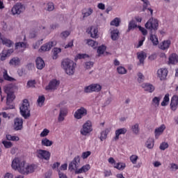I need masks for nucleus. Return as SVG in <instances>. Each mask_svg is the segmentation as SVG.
<instances>
[{
	"mask_svg": "<svg viewBox=\"0 0 178 178\" xmlns=\"http://www.w3.org/2000/svg\"><path fill=\"white\" fill-rule=\"evenodd\" d=\"M94 66V62L89 61L86 63V69H91Z\"/></svg>",
	"mask_w": 178,
	"mask_h": 178,
	"instance_id": "bf43d9fd",
	"label": "nucleus"
},
{
	"mask_svg": "<svg viewBox=\"0 0 178 178\" xmlns=\"http://www.w3.org/2000/svg\"><path fill=\"white\" fill-rule=\"evenodd\" d=\"M138 83H143L144 81V75L143 74V73L139 72L138 74Z\"/></svg>",
	"mask_w": 178,
	"mask_h": 178,
	"instance_id": "5fc2aeb1",
	"label": "nucleus"
},
{
	"mask_svg": "<svg viewBox=\"0 0 178 178\" xmlns=\"http://www.w3.org/2000/svg\"><path fill=\"white\" fill-rule=\"evenodd\" d=\"M114 168L118 170H124V168H126V163H118L115 165H114Z\"/></svg>",
	"mask_w": 178,
	"mask_h": 178,
	"instance_id": "7c9ffc66",
	"label": "nucleus"
},
{
	"mask_svg": "<svg viewBox=\"0 0 178 178\" xmlns=\"http://www.w3.org/2000/svg\"><path fill=\"white\" fill-rule=\"evenodd\" d=\"M104 177H109V176H112V171H111V170H104Z\"/></svg>",
	"mask_w": 178,
	"mask_h": 178,
	"instance_id": "052dcab7",
	"label": "nucleus"
},
{
	"mask_svg": "<svg viewBox=\"0 0 178 178\" xmlns=\"http://www.w3.org/2000/svg\"><path fill=\"white\" fill-rule=\"evenodd\" d=\"M172 170H178V165L176 163H171L170 164Z\"/></svg>",
	"mask_w": 178,
	"mask_h": 178,
	"instance_id": "338daca9",
	"label": "nucleus"
},
{
	"mask_svg": "<svg viewBox=\"0 0 178 178\" xmlns=\"http://www.w3.org/2000/svg\"><path fill=\"white\" fill-rule=\"evenodd\" d=\"M126 133H127L126 128L118 129L115 131V134H126Z\"/></svg>",
	"mask_w": 178,
	"mask_h": 178,
	"instance_id": "de8ad7c7",
	"label": "nucleus"
},
{
	"mask_svg": "<svg viewBox=\"0 0 178 178\" xmlns=\"http://www.w3.org/2000/svg\"><path fill=\"white\" fill-rule=\"evenodd\" d=\"M36 67L39 70H41L45 67V63L44 62V60L41 58V57H38L36 58Z\"/></svg>",
	"mask_w": 178,
	"mask_h": 178,
	"instance_id": "aec40b11",
	"label": "nucleus"
},
{
	"mask_svg": "<svg viewBox=\"0 0 178 178\" xmlns=\"http://www.w3.org/2000/svg\"><path fill=\"white\" fill-rule=\"evenodd\" d=\"M131 162L134 164L136 165L137 163V161L138 159V156L137 155H131L129 158Z\"/></svg>",
	"mask_w": 178,
	"mask_h": 178,
	"instance_id": "a18cd8bd",
	"label": "nucleus"
},
{
	"mask_svg": "<svg viewBox=\"0 0 178 178\" xmlns=\"http://www.w3.org/2000/svg\"><path fill=\"white\" fill-rule=\"evenodd\" d=\"M87 44L88 45H89V47H92V48H93L94 49H95V48L98 47V42L91 39L87 40Z\"/></svg>",
	"mask_w": 178,
	"mask_h": 178,
	"instance_id": "cd10ccee",
	"label": "nucleus"
},
{
	"mask_svg": "<svg viewBox=\"0 0 178 178\" xmlns=\"http://www.w3.org/2000/svg\"><path fill=\"white\" fill-rule=\"evenodd\" d=\"M54 9H55V6H54V3H48L47 10H49V12H51V10H54Z\"/></svg>",
	"mask_w": 178,
	"mask_h": 178,
	"instance_id": "4d7b16f0",
	"label": "nucleus"
},
{
	"mask_svg": "<svg viewBox=\"0 0 178 178\" xmlns=\"http://www.w3.org/2000/svg\"><path fill=\"white\" fill-rule=\"evenodd\" d=\"M106 49V47L104 45L99 46L97 48V54L98 55H103L104 52H105V50Z\"/></svg>",
	"mask_w": 178,
	"mask_h": 178,
	"instance_id": "c03bdc74",
	"label": "nucleus"
},
{
	"mask_svg": "<svg viewBox=\"0 0 178 178\" xmlns=\"http://www.w3.org/2000/svg\"><path fill=\"white\" fill-rule=\"evenodd\" d=\"M6 138L9 141H19V136H12L11 134H6Z\"/></svg>",
	"mask_w": 178,
	"mask_h": 178,
	"instance_id": "c9c22d12",
	"label": "nucleus"
},
{
	"mask_svg": "<svg viewBox=\"0 0 178 178\" xmlns=\"http://www.w3.org/2000/svg\"><path fill=\"white\" fill-rule=\"evenodd\" d=\"M69 35H70V31H63V32H62L61 33H60V37H61V38H63V39H65V38H67V37H69Z\"/></svg>",
	"mask_w": 178,
	"mask_h": 178,
	"instance_id": "8fccbe9b",
	"label": "nucleus"
},
{
	"mask_svg": "<svg viewBox=\"0 0 178 178\" xmlns=\"http://www.w3.org/2000/svg\"><path fill=\"white\" fill-rule=\"evenodd\" d=\"M169 93H167L163 97V100L161 102V106H166L169 104Z\"/></svg>",
	"mask_w": 178,
	"mask_h": 178,
	"instance_id": "c756f323",
	"label": "nucleus"
},
{
	"mask_svg": "<svg viewBox=\"0 0 178 178\" xmlns=\"http://www.w3.org/2000/svg\"><path fill=\"white\" fill-rule=\"evenodd\" d=\"M67 116V109L64 108H60V113L58 115V122H63L65 120V118Z\"/></svg>",
	"mask_w": 178,
	"mask_h": 178,
	"instance_id": "a211bd4d",
	"label": "nucleus"
},
{
	"mask_svg": "<svg viewBox=\"0 0 178 178\" xmlns=\"http://www.w3.org/2000/svg\"><path fill=\"white\" fill-rule=\"evenodd\" d=\"M178 63V55L176 53H172L168 58V65H176Z\"/></svg>",
	"mask_w": 178,
	"mask_h": 178,
	"instance_id": "f3484780",
	"label": "nucleus"
},
{
	"mask_svg": "<svg viewBox=\"0 0 178 178\" xmlns=\"http://www.w3.org/2000/svg\"><path fill=\"white\" fill-rule=\"evenodd\" d=\"M90 169H91V165H90V164H86L82 166V170H83V173L88 172Z\"/></svg>",
	"mask_w": 178,
	"mask_h": 178,
	"instance_id": "6e6d98bb",
	"label": "nucleus"
},
{
	"mask_svg": "<svg viewBox=\"0 0 178 178\" xmlns=\"http://www.w3.org/2000/svg\"><path fill=\"white\" fill-rule=\"evenodd\" d=\"M137 27V23L134 20H131L128 25V31H130L131 29H136Z\"/></svg>",
	"mask_w": 178,
	"mask_h": 178,
	"instance_id": "58836bf2",
	"label": "nucleus"
},
{
	"mask_svg": "<svg viewBox=\"0 0 178 178\" xmlns=\"http://www.w3.org/2000/svg\"><path fill=\"white\" fill-rule=\"evenodd\" d=\"M111 40H113V41H116V40L119 38V30L114 29L111 31Z\"/></svg>",
	"mask_w": 178,
	"mask_h": 178,
	"instance_id": "b1692460",
	"label": "nucleus"
},
{
	"mask_svg": "<svg viewBox=\"0 0 178 178\" xmlns=\"http://www.w3.org/2000/svg\"><path fill=\"white\" fill-rule=\"evenodd\" d=\"M76 64L69 58L64 59L61 63V66L64 69L65 73L69 76L74 74Z\"/></svg>",
	"mask_w": 178,
	"mask_h": 178,
	"instance_id": "20e7f679",
	"label": "nucleus"
},
{
	"mask_svg": "<svg viewBox=\"0 0 178 178\" xmlns=\"http://www.w3.org/2000/svg\"><path fill=\"white\" fill-rule=\"evenodd\" d=\"M86 58H89L88 54H79L75 57V59H86Z\"/></svg>",
	"mask_w": 178,
	"mask_h": 178,
	"instance_id": "3c124183",
	"label": "nucleus"
},
{
	"mask_svg": "<svg viewBox=\"0 0 178 178\" xmlns=\"http://www.w3.org/2000/svg\"><path fill=\"white\" fill-rule=\"evenodd\" d=\"M52 177V171L49 170L44 174V178H51Z\"/></svg>",
	"mask_w": 178,
	"mask_h": 178,
	"instance_id": "69168bd1",
	"label": "nucleus"
},
{
	"mask_svg": "<svg viewBox=\"0 0 178 178\" xmlns=\"http://www.w3.org/2000/svg\"><path fill=\"white\" fill-rule=\"evenodd\" d=\"M54 144V142L49 140V139L44 138L42 140V145L44 147H51Z\"/></svg>",
	"mask_w": 178,
	"mask_h": 178,
	"instance_id": "c85d7f7f",
	"label": "nucleus"
},
{
	"mask_svg": "<svg viewBox=\"0 0 178 178\" xmlns=\"http://www.w3.org/2000/svg\"><path fill=\"white\" fill-rule=\"evenodd\" d=\"M154 138H149L146 142V145L147 148H149V149L154 148Z\"/></svg>",
	"mask_w": 178,
	"mask_h": 178,
	"instance_id": "f704fd0d",
	"label": "nucleus"
},
{
	"mask_svg": "<svg viewBox=\"0 0 178 178\" xmlns=\"http://www.w3.org/2000/svg\"><path fill=\"white\" fill-rule=\"evenodd\" d=\"M131 130L134 134H138L140 131V125L138 124H135L131 127Z\"/></svg>",
	"mask_w": 178,
	"mask_h": 178,
	"instance_id": "e433bc0d",
	"label": "nucleus"
},
{
	"mask_svg": "<svg viewBox=\"0 0 178 178\" xmlns=\"http://www.w3.org/2000/svg\"><path fill=\"white\" fill-rule=\"evenodd\" d=\"M3 45H6V47H8L10 48L12 45H13V42L12 40L7 39V38H1Z\"/></svg>",
	"mask_w": 178,
	"mask_h": 178,
	"instance_id": "a878e982",
	"label": "nucleus"
},
{
	"mask_svg": "<svg viewBox=\"0 0 178 178\" xmlns=\"http://www.w3.org/2000/svg\"><path fill=\"white\" fill-rule=\"evenodd\" d=\"M88 33L90 34V37H92V38H97V37H98V29L94 26H91L90 28Z\"/></svg>",
	"mask_w": 178,
	"mask_h": 178,
	"instance_id": "5701e85b",
	"label": "nucleus"
},
{
	"mask_svg": "<svg viewBox=\"0 0 178 178\" xmlns=\"http://www.w3.org/2000/svg\"><path fill=\"white\" fill-rule=\"evenodd\" d=\"M26 10V7L24 5L20 2L15 3L12 9H11V13L13 16L16 15H22L23 12Z\"/></svg>",
	"mask_w": 178,
	"mask_h": 178,
	"instance_id": "423d86ee",
	"label": "nucleus"
},
{
	"mask_svg": "<svg viewBox=\"0 0 178 178\" xmlns=\"http://www.w3.org/2000/svg\"><path fill=\"white\" fill-rule=\"evenodd\" d=\"M90 155H91V152L90 151L83 152L82 153L81 158H83V159H87V158L90 156Z\"/></svg>",
	"mask_w": 178,
	"mask_h": 178,
	"instance_id": "864d4df0",
	"label": "nucleus"
},
{
	"mask_svg": "<svg viewBox=\"0 0 178 178\" xmlns=\"http://www.w3.org/2000/svg\"><path fill=\"white\" fill-rule=\"evenodd\" d=\"M165 129H166V126H165V124H161L159 127L155 129V134H158V133H163Z\"/></svg>",
	"mask_w": 178,
	"mask_h": 178,
	"instance_id": "a19ab883",
	"label": "nucleus"
},
{
	"mask_svg": "<svg viewBox=\"0 0 178 178\" xmlns=\"http://www.w3.org/2000/svg\"><path fill=\"white\" fill-rule=\"evenodd\" d=\"M93 10L91 8H89L87 11H83V17H88V16H91L92 15Z\"/></svg>",
	"mask_w": 178,
	"mask_h": 178,
	"instance_id": "37998d69",
	"label": "nucleus"
},
{
	"mask_svg": "<svg viewBox=\"0 0 178 178\" xmlns=\"http://www.w3.org/2000/svg\"><path fill=\"white\" fill-rule=\"evenodd\" d=\"M170 109H172L173 111H176L177 109L178 106V96L174 95L172 96L171 99V102L170 104Z\"/></svg>",
	"mask_w": 178,
	"mask_h": 178,
	"instance_id": "dca6fc26",
	"label": "nucleus"
},
{
	"mask_svg": "<svg viewBox=\"0 0 178 178\" xmlns=\"http://www.w3.org/2000/svg\"><path fill=\"white\" fill-rule=\"evenodd\" d=\"M136 55L140 63L142 65H144V60L147 59V53H145V51H142L138 52Z\"/></svg>",
	"mask_w": 178,
	"mask_h": 178,
	"instance_id": "6ab92c4d",
	"label": "nucleus"
},
{
	"mask_svg": "<svg viewBox=\"0 0 178 178\" xmlns=\"http://www.w3.org/2000/svg\"><path fill=\"white\" fill-rule=\"evenodd\" d=\"M159 102H161V97H155L154 98H153L152 104L156 108H158V106H159Z\"/></svg>",
	"mask_w": 178,
	"mask_h": 178,
	"instance_id": "4c0bfd02",
	"label": "nucleus"
},
{
	"mask_svg": "<svg viewBox=\"0 0 178 178\" xmlns=\"http://www.w3.org/2000/svg\"><path fill=\"white\" fill-rule=\"evenodd\" d=\"M34 86H35V81H29L27 82V87L30 88V87H34Z\"/></svg>",
	"mask_w": 178,
	"mask_h": 178,
	"instance_id": "e2e57ef3",
	"label": "nucleus"
},
{
	"mask_svg": "<svg viewBox=\"0 0 178 178\" xmlns=\"http://www.w3.org/2000/svg\"><path fill=\"white\" fill-rule=\"evenodd\" d=\"M145 26L148 30H151L149 40H150L153 45H158L159 44L158 36H156V30H158V27L159 26L158 19L150 18L145 24Z\"/></svg>",
	"mask_w": 178,
	"mask_h": 178,
	"instance_id": "f03ea898",
	"label": "nucleus"
},
{
	"mask_svg": "<svg viewBox=\"0 0 178 178\" xmlns=\"http://www.w3.org/2000/svg\"><path fill=\"white\" fill-rule=\"evenodd\" d=\"M87 115V109L84 107H81L74 113V116L75 119H81L83 116Z\"/></svg>",
	"mask_w": 178,
	"mask_h": 178,
	"instance_id": "4468645a",
	"label": "nucleus"
},
{
	"mask_svg": "<svg viewBox=\"0 0 178 178\" xmlns=\"http://www.w3.org/2000/svg\"><path fill=\"white\" fill-rule=\"evenodd\" d=\"M62 49L60 48H54L53 50V59H58V54H60Z\"/></svg>",
	"mask_w": 178,
	"mask_h": 178,
	"instance_id": "473e14b6",
	"label": "nucleus"
},
{
	"mask_svg": "<svg viewBox=\"0 0 178 178\" xmlns=\"http://www.w3.org/2000/svg\"><path fill=\"white\" fill-rule=\"evenodd\" d=\"M11 166L14 170H17L21 175H29L34 172V166L33 165L27 164L25 161L19 158L14 159L12 161Z\"/></svg>",
	"mask_w": 178,
	"mask_h": 178,
	"instance_id": "f257e3e1",
	"label": "nucleus"
},
{
	"mask_svg": "<svg viewBox=\"0 0 178 178\" xmlns=\"http://www.w3.org/2000/svg\"><path fill=\"white\" fill-rule=\"evenodd\" d=\"M59 84H60V82L59 81L56 79H53L49 83V85L45 87V90L47 91H49L51 90H56Z\"/></svg>",
	"mask_w": 178,
	"mask_h": 178,
	"instance_id": "ddd939ff",
	"label": "nucleus"
},
{
	"mask_svg": "<svg viewBox=\"0 0 178 178\" xmlns=\"http://www.w3.org/2000/svg\"><path fill=\"white\" fill-rule=\"evenodd\" d=\"M19 111L22 116L24 118V119L30 118V103H29V100L26 99L23 100V102L19 107Z\"/></svg>",
	"mask_w": 178,
	"mask_h": 178,
	"instance_id": "39448f33",
	"label": "nucleus"
},
{
	"mask_svg": "<svg viewBox=\"0 0 178 178\" xmlns=\"http://www.w3.org/2000/svg\"><path fill=\"white\" fill-rule=\"evenodd\" d=\"M44 102H45V97L44 95L39 96L38 99V104L39 106H42L44 105Z\"/></svg>",
	"mask_w": 178,
	"mask_h": 178,
	"instance_id": "ea45409f",
	"label": "nucleus"
},
{
	"mask_svg": "<svg viewBox=\"0 0 178 178\" xmlns=\"http://www.w3.org/2000/svg\"><path fill=\"white\" fill-rule=\"evenodd\" d=\"M14 129L15 130H22L23 129V119L17 118L14 120Z\"/></svg>",
	"mask_w": 178,
	"mask_h": 178,
	"instance_id": "2eb2a0df",
	"label": "nucleus"
},
{
	"mask_svg": "<svg viewBox=\"0 0 178 178\" xmlns=\"http://www.w3.org/2000/svg\"><path fill=\"white\" fill-rule=\"evenodd\" d=\"M38 158H40V159H45V161H49V159L51 158V152L47 150L39 149L38 151Z\"/></svg>",
	"mask_w": 178,
	"mask_h": 178,
	"instance_id": "f8f14e48",
	"label": "nucleus"
},
{
	"mask_svg": "<svg viewBox=\"0 0 178 178\" xmlns=\"http://www.w3.org/2000/svg\"><path fill=\"white\" fill-rule=\"evenodd\" d=\"M111 26L119 27V26H120V18L115 17L113 21L111 22Z\"/></svg>",
	"mask_w": 178,
	"mask_h": 178,
	"instance_id": "2f4dec72",
	"label": "nucleus"
},
{
	"mask_svg": "<svg viewBox=\"0 0 178 178\" xmlns=\"http://www.w3.org/2000/svg\"><path fill=\"white\" fill-rule=\"evenodd\" d=\"M107 138H108L107 134H100L98 136V138H99L100 141H104V140H106Z\"/></svg>",
	"mask_w": 178,
	"mask_h": 178,
	"instance_id": "680f3d73",
	"label": "nucleus"
},
{
	"mask_svg": "<svg viewBox=\"0 0 178 178\" xmlns=\"http://www.w3.org/2000/svg\"><path fill=\"white\" fill-rule=\"evenodd\" d=\"M117 72L119 74H126L127 73V70L124 67L120 66L117 68Z\"/></svg>",
	"mask_w": 178,
	"mask_h": 178,
	"instance_id": "79ce46f5",
	"label": "nucleus"
},
{
	"mask_svg": "<svg viewBox=\"0 0 178 178\" xmlns=\"http://www.w3.org/2000/svg\"><path fill=\"white\" fill-rule=\"evenodd\" d=\"M79 165H80V156H76L70 163L68 169L70 172H73V170H76V169L79 168Z\"/></svg>",
	"mask_w": 178,
	"mask_h": 178,
	"instance_id": "6e6552de",
	"label": "nucleus"
},
{
	"mask_svg": "<svg viewBox=\"0 0 178 178\" xmlns=\"http://www.w3.org/2000/svg\"><path fill=\"white\" fill-rule=\"evenodd\" d=\"M138 29H139L140 31H141V33L143 35H147V34H148V31H147V29H145V28L142 27V26H138Z\"/></svg>",
	"mask_w": 178,
	"mask_h": 178,
	"instance_id": "13d9d810",
	"label": "nucleus"
},
{
	"mask_svg": "<svg viewBox=\"0 0 178 178\" xmlns=\"http://www.w3.org/2000/svg\"><path fill=\"white\" fill-rule=\"evenodd\" d=\"M159 148L161 149V151H165L166 148H169V144H168L166 142H163L161 143Z\"/></svg>",
	"mask_w": 178,
	"mask_h": 178,
	"instance_id": "49530a36",
	"label": "nucleus"
},
{
	"mask_svg": "<svg viewBox=\"0 0 178 178\" xmlns=\"http://www.w3.org/2000/svg\"><path fill=\"white\" fill-rule=\"evenodd\" d=\"M2 144L4 145L5 148H12V146L13 144H12V142L3 140Z\"/></svg>",
	"mask_w": 178,
	"mask_h": 178,
	"instance_id": "09e8293b",
	"label": "nucleus"
},
{
	"mask_svg": "<svg viewBox=\"0 0 178 178\" xmlns=\"http://www.w3.org/2000/svg\"><path fill=\"white\" fill-rule=\"evenodd\" d=\"M58 177L59 178H67V176H66L65 174H64L63 172H62L60 171V170H58Z\"/></svg>",
	"mask_w": 178,
	"mask_h": 178,
	"instance_id": "0e129e2a",
	"label": "nucleus"
},
{
	"mask_svg": "<svg viewBox=\"0 0 178 178\" xmlns=\"http://www.w3.org/2000/svg\"><path fill=\"white\" fill-rule=\"evenodd\" d=\"M102 90V86L98 83H92L88 86L85 87L84 92L87 93L90 92H99Z\"/></svg>",
	"mask_w": 178,
	"mask_h": 178,
	"instance_id": "0eeeda50",
	"label": "nucleus"
},
{
	"mask_svg": "<svg viewBox=\"0 0 178 178\" xmlns=\"http://www.w3.org/2000/svg\"><path fill=\"white\" fill-rule=\"evenodd\" d=\"M8 56H9L6 53V50H3V51L1 54L0 59H1V60H6V58H8Z\"/></svg>",
	"mask_w": 178,
	"mask_h": 178,
	"instance_id": "603ef678",
	"label": "nucleus"
},
{
	"mask_svg": "<svg viewBox=\"0 0 178 178\" xmlns=\"http://www.w3.org/2000/svg\"><path fill=\"white\" fill-rule=\"evenodd\" d=\"M168 73L169 71H168V69L160 68L157 70V77L161 81H164V80H166Z\"/></svg>",
	"mask_w": 178,
	"mask_h": 178,
	"instance_id": "9d476101",
	"label": "nucleus"
},
{
	"mask_svg": "<svg viewBox=\"0 0 178 178\" xmlns=\"http://www.w3.org/2000/svg\"><path fill=\"white\" fill-rule=\"evenodd\" d=\"M170 44H172V42L170 40H164L160 44L159 48L160 49H162V51H165V49H169Z\"/></svg>",
	"mask_w": 178,
	"mask_h": 178,
	"instance_id": "412c9836",
	"label": "nucleus"
},
{
	"mask_svg": "<svg viewBox=\"0 0 178 178\" xmlns=\"http://www.w3.org/2000/svg\"><path fill=\"white\" fill-rule=\"evenodd\" d=\"M91 131H92V123L91 121L88 120L83 124L82 130L81 131V134H83V133L89 134V133H91Z\"/></svg>",
	"mask_w": 178,
	"mask_h": 178,
	"instance_id": "9b49d317",
	"label": "nucleus"
},
{
	"mask_svg": "<svg viewBox=\"0 0 178 178\" xmlns=\"http://www.w3.org/2000/svg\"><path fill=\"white\" fill-rule=\"evenodd\" d=\"M142 88H144L145 91H148V92H154L155 91V87L150 83H143Z\"/></svg>",
	"mask_w": 178,
	"mask_h": 178,
	"instance_id": "4be33fe9",
	"label": "nucleus"
},
{
	"mask_svg": "<svg viewBox=\"0 0 178 178\" xmlns=\"http://www.w3.org/2000/svg\"><path fill=\"white\" fill-rule=\"evenodd\" d=\"M56 45V41L53 40L51 42H49L46 44H44L42 46H41L39 51L40 52H47L48 51H51V48L55 47Z\"/></svg>",
	"mask_w": 178,
	"mask_h": 178,
	"instance_id": "1a4fd4ad",
	"label": "nucleus"
},
{
	"mask_svg": "<svg viewBox=\"0 0 178 178\" xmlns=\"http://www.w3.org/2000/svg\"><path fill=\"white\" fill-rule=\"evenodd\" d=\"M3 77L4 80H6L7 81H16V79L15 78L11 77L8 74V70H5L3 74Z\"/></svg>",
	"mask_w": 178,
	"mask_h": 178,
	"instance_id": "bb28decb",
	"label": "nucleus"
},
{
	"mask_svg": "<svg viewBox=\"0 0 178 178\" xmlns=\"http://www.w3.org/2000/svg\"><path fill=\"white\" fill-rule=\"evenodd\" d=\"M97 8L99 9H101L102 10H104L105 9V4L102 3H99L98 5H97Z\"/></svg>",
	"mask_w": 178,
	"mask_h": 178,
	"instance_id": "774afa93",
	"label": "nucleus"
},
{
	"mask_svg": "<svg viewBox=\"0 0 178 178\" xmlns=\"http://www.w3.org/2000/svg\"><path fill=\"white\" fill-rule=\"evenodd\" d=\"M9 64L11 66H19L20 65V59L18 57H14L10 60Z\"/></svg>",
	"mask_w": 178,
	"mask_h": 178,
	"instance_id": "393cba45",
	"label": "nucleus"
},
{
	"mask_svg": "<svg viewBox=\"0 0 178 178\" xmlns=\"http://www.w3.org/2000/svg\"><path fill=\"white\" fill-rule=\"evenodd\" d=\"M17 48H27V42H19L15 43V49Z\"/></svg>",
	"mask_w": 178,
	"mask_h": 178,
	"instance_id": "72a5a7b5",
	"label": "nucleus"
},
{
	"mask_svg": "<svg viewBox=\"0 0 178 178\" xmlns=\"http://www.w3.org/2000/svg\"><path fill=\"white\" fill-rule=\"evenodd\" d=\"M15 90H17V86L13 83H10L4 86V92H6V94H7V97H6L7 106L10 105V104L13 102V100L15 99V98H16V96L15 95Z\"/></svg>",
	"mask_w": 178,
	"mask_h": 178,
	"instance_id": "7ed1b4c3",
	"label": "nucleus"
}]
</instances>
